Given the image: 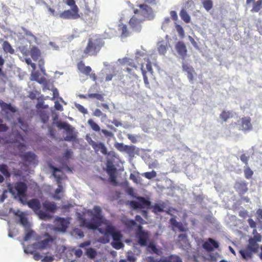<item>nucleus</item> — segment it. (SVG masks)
Listing matches in <instances>:
<instances>
[{
    "instance_id": "obj_56",
    "label": "nucleus",
    "mask_w": 262,
    "mask_h": 262,
    "mask_svg": "<svg viewBox=\"0 0 262 262\" xmlns=\"http://www.w3.org/2000/svg\"><path fill=\"white\" fill-rule=\"evenodd\" d=\"M127 137L133 143H136L138 141V137L137 135L128 134Z\"/></svg>"
},
{
    "instance_id": "obj_16",
    "label": "nucleus",
    "mask_w": 262,
    "mask_h": 262,
    "mask_svg": "<svg viewBox=\"0 0 262 262\" xmlns=\"http://www.w3.org/2000/svg\"><path fill=\"white\" fill-rule=\"evenodd\" d=\"M175 48L179 55L184 60L187 53V50L184 42L182 41L177 42L175 45Z\"/></svg>"
},
{
    "instance_id": "obj_60",
    "label": "nucleus",
    "mask_w": 262,
    "mask_h": 262,
    "mask_svg": "<svg viewBox=\"0 0 262 262\" xmlns=\"http://www.w3.org/2000/svg\"><path fill=\"white\" fill-rule=\"evenodd\" d=\"M146 260L147 262H161L162 257L159 259L155 258L153 256H147Z\"/></svg>"
},
{
    "instance_id": "obj_57",
    "label": "nucleus",
    "mask_w": 262,
    "mask_h": 262,
    "mask_svg": "<svg viewBox=\"0 0 262 262\" xmlns=\"http://www.w3.org/2000/svg\"><path fill=\"white\" fill-rule=\"evenodd\" d=\"M158 51L160 54L165 55L166 52V46L163 44L158 45Z\"/></svg>"
},
{
    "instance_id": "obj_2",
    "label": "nucleus",
    "mask_w": 262,
    "mask_h": 262,
    "mask_svg": "<svg viewBox=\"0 0 262 262\" xmlns=\"http://www.w3.org/2000/svg\"><path fill=\"white\" fill-rule=\"evenodd\" d=\"M7 190L3 191L2 196L0 197V202L3 203L7 198V193L9 191L14 198H18L19 201L23 202V199L26 197L27 190V185L23 182H17L14 185L10 183L7 184Z\"/></svg>"
},
{
    "instance_id": "obj_55",
    "label": "nucleus",
    "mask_w": 262,
    "mask_h": 262,
    "mask_svg": "<svg viewBox=\"0 0 262 262\" xmlns=\"http://www.w3.org/2000/svg\"><path fill=\"white\" fill-rule=\"evenodd\" d=\"M170 23V19L169 17H166L164 18V21L162 23L161 29L165 31L168 27V24Z\"/></svg>"
},
{
    "instance_id": "obj_21",
    "label": "nucleus",
    "mask_w": 262,
    "mask_h": 262,
    "mask_svg": "<svg viewBox=\"0 0 262 262\" xmlns=\"http://www.w3.org/2000/svg\"><path fill=\"white\" fill-rule=\"evenodd\" d=\"M73 151L71 149H67L63 155L62 158L60 160V162L62 165V166L66 167L68 170H70L71 169L67 164V161L72 156Z\"/></svg>"
},
{
    "instance_id": "obj_34",
    "label": "nucleus",
    "mask_w": 262,
    "mask_h": 262,
    "mask_svg": "<svg viewBox=\"0 0 262 262\" xmlns=\"http://www.w3.org/2000/svg\"><path fill=\"white\" fill-rule=\"evenodd\" d=\"M40 50L36 47H33L30 51V55L33 60H36L40 56Z\"/></svg>"
},
{
    "instance_id": "obj_49",
    "label": "nucleus",
    "mask_w": 262,
    "mask_h": 262,
    "mask_svg": "<svg viewBox=\"0 0 262 262\" xmlns=\"http://www.w3.org/2000/svg\"><path fill=\"white\" fill-rule=\"evenodd\" d=\"M244 174L247 179H250L253 174V171L247 166L244 169Z\"/></svg>"
},
{
    "instance_id": "obj_18",
    "label": "nucleus",
    "mask_w": 262,
    "mask_h": 262,
    "mask_svg": "<svg viewBox=\"0 0 262 262\" xmlns=\"http://www.w3.org/2000/svg\"><path fill=\"white\" fill-rule=\"evenodd\" d=\"M42 208L45 212H48L51 215V213L55 211L57 207L55 203L46 201L42 203Z\"/></svg>"
},
{
    "instance_id": "obj_37",
    "label": "nucleus",
    "mask_w": 262,
    "mask_h": 262,
    "mask_svg": "<svg viewBox=\"0 0 262 262\" xmlns=\"http://www.w3.org/2000/svg\"><path fill=\"white\" fill-rule=\"evenodd\" d=\"M180 15L182 19L186 23H189L190 21L191 17L186 10L182 9L180 13Z\"/></svg>"
},
{
    "instance_id": "obj_27",
    "label": "nucleus",
    "mask_w": 262,
    "mask_h": 262,
    "mask_svg": "<svg viewBox=\"0 0 262 262\" xmlns=\"http://www.w3.org/2000/svg\"><path fill=\"white\" fill-rule=\"evenodd\" d=\"M246 248L254 253L257 252L259 249V245L254 239L250 238L249 239V243L246 246Z\"/></svg>"
},
{
    "instance_id": "obj_40",
    "label": "nucleus",
    "mask_w": 262,
    "mask_h": 262,
    "mask_svg": "<svg viewBox=\"0 0 262 262\" xmlns=\"http://www.w3.org/2000/svg\"><path fill=\"white\" fill-rule=\"evenodd\" d=\"M3 48L5 52L13 54L14 50L12 48L11 45L7 41H5L3 43Z\"/></svg>"
},
{
    "instance_id": "obj_32",
    "label": "nucleus",
    "mask_w": 262,
    "mask_h": 262,
    "mask_svg": "<svg viewBox=\"0 0 262 262\" xmlns=\"http://www.w3.org/2000/svg\"><path fill=\"white\" fill-rule=\"evenodd\" d=\"M0 172H1L6 178H9L11 173L7 165L5 164H0Z\"/></svg>"
},
{
    "instance_id": "obj_7",
    "label": "nucleus",
    "mask_w": 262,
    "mask_h": 262,
    "mask_svg": "<svg viewBox=\"0 0 262 262\" xmlns=\"http://www.w3.org/2000/svg\"><path fill=\"white\" fill-rule=\"evenodd\" d=\"M140 9L138 10L139 12V15L141 18H143L144 20L145 19L148 20H152L155 17V15L152 9L146 4H141L139 5Z\"/></svg>"
},
{
    "instance_id": "obj_54",
    "label": "nucleus",
    "mask_w": 262,
    "mask_h": 262,
    "mask_svg": "<svg viewBox=\"0 0 262 262\" xmlns=\"http://www.w3.org/2000/svg\"><path fill=\"white\" fill-rule=\"evenodd\" d=\"M88 96L90 98H96L97 100H103V97L101 94H96V93H92L89 94L88 95Z\"/></svg>"
},
{
    "instance_id": "obj_1",
    "label": "nucleus",
    "mask_w": 262,
    "mask_h": 262,
    "mask_svg": "<svg viewBox=\"0 0 262 262\" xmlns=\"http://www.w3.org/2000/svg\"><path fill=\"white\" fill-rule=\"evenodd\" d=\"M94 211V214L91 221L81 219V225L90 229H97L100 233L103 234V236L99 238V242L102 244L108 243L111 237L113 239L111 245L114 248L119 250L123 248L124 245L120 231L102 215V210L99 206H95Z\"/></svg>"
},
{
    "instance_id": "obj_59",
    "label": "nucleus",
    "mask_w": 262,
    "mask_h": 262,
    "mask_svg": "<svg viewBox=\"0 0 262 262\" xmlns=\"http://www.w3.org/2000/svg\"><path fill=\"white\" fill-rule=\"evenodd\" d=\"M85 139L89 143V144L93 147V148H94V147L97 145L96 143L97 142H96L94 141H93L92 139L88 135L86 136Z\"/></svg>"
},
{
    "instance_id": "obj_62",
    "label": "nucleus",
    "mask_w": 262,
    "mask_h": 262,
    "mask_svg": "<svg viewBox=\"0 0 262 262\" xmlns=\"http://www.w3.org/2000/svg\"><path fill=\"white\" fill-rule=\"evenodd\" d=\"M100 132L107 137H113L114 136V134L107 130L106 129H101Z\"/></svg>"
},
{
    "instance_id": "obj_42",
    "label": "nucleus",
    "mask_w": 262,
    "mask_h": 262,
    "mask_svg": "<svg viewBox=\"0 0 262 262\" xmlns=\"http://www.w3.org/2000/svg\"><path fill=\"white\" fill-rule=\"evenodd\" d=\"M86 255L91 259H94L97 255V252L95 249L89 248L86 250Z\"/></svg>"
},
{
    "instance_id": "obj_43",
    "label": "nucleus",
    "mask_w": 262,
    "mask_h": 262,
    "mask_svg": "<svg viewBox=\"0 0 262 262\" xmlns=\"http://www.w3.org/2000/svg\"><path fill=\"white\" fill-rule=\"evenodd\" d=\"M143 67H144L143 63L142 62H141V70L142 73V75L143 76L144 83L145 85V86L146 88H149V83L148 80V78L146 76V72L145 71H144L143 70Z\"/></svg>"
},
{
    "instance_id": "obj_58",
    "label": "nucleus",
    "mask_w": 262,
    "mask_h": 262,
    "mask_svg": "<svg viewBox=\"0 0 262 262\" xmlns=\"http://www.w3.org/2000/svg\"><path fill=\"white\" fill-rule=\"evenodd\" d=\"M76 107L78 109V110L81 112L82 113L85 114L88 113V111L86 108H85L82 105L80 104L76 103L75 104Z\"/></svg>"
},
{
    "instance_id": "obj_33",
    "label": "nucleus",
    "mask_w": 262,
    "mask_h": 262,
    "mask_svg": "<svg viewBox=\"0 0 262 262\" xmlns=\"http://www.w3.org/2000/svg\"><path fill=\"white\" fill-rule=\"evenodd\" d=\"M2 110L6 112V113H8V112H11L12 113H14L16 112V110L15 107H14L11 103H7L5 102H3L2 104L0 106Z\"/></svg>"
},
{
    "instance_id": "obj_45",
    "label": "nucleus",
    "mask_w": 262,
    "mask_h": 262,
    "mask_svg": "<svg viewBox=\"0 0 262 262\" xmlns=\"http://www.w3.org/2000/svg\"><path fill=\"white\" fill-rule=\"evenodd\" d=\"M142 175L145 177L146 178L150 180L156 177L157 173L155 170H152L150 172H144L142 174Z\"/></svg>"
},
{
    "instance_id": "obj_3",
    "label": "nucleus",
    "mask_w": 262,
    "mask_h": 262,
    "mask_svg": "<svg viewBox=\"0 0 262 262\" xmlns=\"http://www.w3.org/2000/svg\"><path fill=\"white\" fill-rule=\"evenodd\" d=\"M102 46L103 43L100 38H90L84 50V53L89 55H94L99 51Z\"/></svg>"
},
{
    "instance_id": "obj_48",
    "label": "nucleus",
    "mask_w": 262,
    "mask_h": 262,
    "mask_svg": "<svg viewBox=\"0 0 262 262\" xmlns=\"http://www.w3.org/2000/svg\"><path fill=\"white\" fill-rule=\"evenodd\" d=\"M110 67L111 68V70L112 71V73L106 74V77L105 79L106 81H111L113 79V78L116 76L114 68L113 67H111L110 66Z\"/></svg>"
},
{
    "instance_id": "obj_39",
    "label": "nucleus",
    "mask_w": 262,
    "mask_h": 262,
    "mask_svg": "<svg viewBox=\"0 0 262 262\" xmlns=\"http://www.w3.org/2000/svg\"><path fill=\"white\" fill-rule=\"evenodd\" d=\"M88 124L91 127L92 129L96 132H100L101 128L100 126L92 119H89L88 121Z\"/></svg>"
},
{
    "instance_id": "obj_35",
    "label": "nucleus",
    "mask_w": 262,
    "mask_h": 262,
    "mask_svg": "<svg viewBox=\"0 0 262 262\" xmlns=\"http://www.w3.org/2000/svg\"><path fill=\"white\" fill-rule=\"evenodd\" d=\"M118 62L120 64L122 65H129L131 67H135L136 68V67L135 63L133 62V60L127 57H124L122 59H119Z\"/></svg>"
},
{
    "instance_id": "obj_4",
    "label": "nucleus",
    "mask_w": 262,
    "mask_h": 262,
    "mask_svg": "<svg viewBox=\"0 0 262 262\" xmlns=\"http://www.w3.org/2000/svg\"><path fill=\"white\" fill-rule=\"evenodd\" d=\"M28 205L34 211L40 219L49 220L51 219L52 215L48 212H45L44 211L40 210V203L38 200L36 199L32 200L28 202Z\"/></svg>"
},
{
    "instance_id": "obj_12",
    "label": "nucleus",
    "mask_w": 262,
    "mask_h": 262,
    "mask_svg": "<svg viewBox=\"0 0 262 262\" xmlns=\"http://www.w3.org/2000/svg\"><path fill=\"white\" fill-rule=\"evenodd\" d=\"M130 204L135 209L144 208L149 207L150 202L143 197H138L137 201H131Z\"/></svg>"
},
{
    "instance_id": "obj_20",
    "label": "nucleus",
    "mask_w": 262,
    "mask_h": 262,
    "mask_svg": "<svg viewBox=\"0 0 262 262\" xmlns=\"http://www.w3.org/2000/svg\"><path fill=\"white\" fill-rule=\"evenodd\" d=\"M15 214L18 217L19 220L18 222L19 224L22 225L25 229H28V228H30V223L28 222V219L25 216L24 213L18 212L15 213Z\"/></svg>"
},
{
    "instance_id": "obj_22",
    "label": "nucleus",
    "mask_w": 262,
    "mask_h": 262,
    "mask_svg": "<svg viewBox=\"0 0 262 262\" xmlns=\"http://www.w3.org/2000/svg\"><path fill=\"white\" fill-rule=\"evenodd\" d=\"M85 23L89 26H93L97 21V16L94 13H90L84 16Z\"/></svg>"
},
{
    "instance_id": "obj_14",
    "label": "nucleus",
    "mask_w": 262,
    "mask_h": 262,
    "mask_svg": "<svg viewBox=\"0 0 262 262\" xmlns=\"http://www.w3.org/2000/svg\"><path fill=\"white\" fill-rule=\"evenodd\" d=\"M69 222L64 218L59 217L57 220L55 231L64 233L68 227Z\"/></svg>"
},
{
    "instance_id": "obj_44",
    "label": "nucleus",
    "mask_w": 262,
    "mask_h": 262,
    "mask_svg": "<svg viewBox=\"0 0 262 262\" xmlns=\"http://www.w3.org/2000/svg\"><path fill=\"white\" fill-rule=\"evenodd\" d=\"M202 3L204 8L207 11H209L212 9L213 3L211 0H204Z\"/></svg>"
},
{
    "instance_id": "obj_52",
    "label": "nucleus",
    "mask_w": 262,
    "mask_h": 262,
    "mask_svg": "<svg viewBox=\"0 0 262 262\" xmlns=\"http://www.w3.org/2000/svg\"><path fill=\"white\" fill-rule=\"evenodd\" d=\"M154 210L155 212H161L164 211V206L160 204H155L153 206Z\"/></svg>"
},
{
    "instance_id": "obj_23",
    "label": "nucleus",
    "mask_w": 262,
    "mask_h": 262,
    "mask_svg": "<svg viewBox=\"0 0 262 262\" xmlns=\"http://www.w3.org/2000/svg\"><path fill=\"white\" fill-rule=\"evenodd\" d=\"M23 160L29 164H35L36 155L32 152L28 151L22 155Z\"/></svg>"
},
{
    "instance_id": "obj_64",
    "label": "nucleus",
    "mask_w": 262,
    "mask_h": 262,
    "mask_svg": "<svg viewBox=\"0 0 262 262\" xmlns=\"http://www.w3.org/2000/svg\"><path fill=\"white\" fill-rule=\"evenodd\" d=\"M54 259L53 256H46L41 259L42 262H52Z\"/></svg>"
},
{
    "instance_id": "obj_29",
    "label": "nucleus",
    "mask_w": 262,
    "mask_h": 262,
    "mask_svg": "<svg viewBox=\"0 0 262 262\" xmlns=\"http://www.w3.org/2000/svg\"><path fill=\"white\" fill-rule=\"evenodd\" d=\"M146 54L145 50L140 51V50H137L136 52V55H135V59L136 60V61L137 62V63L141 65V62H142L143 63L142 61L140 60L141 58H143L144 60H146Z\"/></svg>"
},
{
    "instance_id": "obj_46",
    "label": "nucleus",
    "mask_w": 262,
    "mask_h": 262,
    "mask_svg": "<svg viewBox=\"0 0 262 262\" xmlns=\"http://www.w3.org/2000/svg\"><path fill=\"white\" fill-rule=\"evenodd\" d=\"M116 168L114 165L111 163L110 162H108L106 164V172L108 174L115 173Z\"/></svg>"
},
{
    "instance_id": "obj_24",
    "label": "nucleus",
    "mask_w": 262,
    "mask_h": 262,
    "mask_svg": "<svg viewBox=\"0 0 262 262\" xmlns=\"http://www.w3.org/2000/svg\"><path fill=\"white\" fill-rule=\"evenodd\" d=\"M161 262H183V260L179 255L171 254L167 257H162Z\"/></svg>"
},
{
    "instance_id": "obj_17",
    "label": "nucleus",
    "mask_w": 262,
    "mask_h": 262,
    "mask_svg": "<svg viewBox=\"0 0 262 262\" xmlns=\"http://www.w3.org/2000/svg\"><path fill=\"white\" fill-rule=\"evenodd\" d=\"M46 238L45 239L40 242L34 244V247L39 249H46L48 246L49 243L52 242L54 240L53 238L48 234H46Z\"/></svg>"
},
{
    "instance_id": "obj_61",
    "label": "nucleus",
    "mask_w": 262,
    "mask_h": 262,
    "mask_svg": "<svg viewBox=\"0 0 262 262\" xmlns=\"http://www.w3.org/2000/svg\"><path fill=\"white\" fill-rule=\"evenodd\" d=\"M127 259L130 262H135L137 258L133 253H128L127 255Z\"/></svg>"
},
{
    "instance_id": "obj_63",
    "label": "nucleus",
    "mask_w": 262,
    "mask_h": 262,
    "mask_svg": "<svg viewBox=\"0 0 262 262\" xmlns=\"http://www.w3.org/2000/svg\"><path fill=\"white\" fill-rule=\"evenodd\" d=\"M40 119L43 123H46L49 120V116L46 113H42L40 114Z\"/></svg>"
},
{
    "instance_id": "obj_15",
    "label": "nucleus",
    "mask_w": 262,
    "mask_h": 262,
    "mask_svg": "<svg viewBox=\"0 0 262 262\" xmlns=\"http://www.w3.org/2000/svg\"><path fill=\"white\" fill-rule=\"evenodd\" d=\"M238 127L240 129L244 131H249L252 129V125L249 118H243L238 121Z\"/></svg>"
},
{
    "instance_id": "obj_47",
    "label": "nucleus",
    "mask_w": 262,
    "mask_h": 262,
    "mask_svg": "<svg viewBox=\"0 0 262 262\" xmlns=\"http://www.w3.org/2000/svg\"><path fill=\"white\" fill-rule=\"evenodd\" d=\"M232 116V113L230 112L224 111L220 115V118L226 121L228 118Z\"/></svg>"
},
{
    "instance_id": "obj_11",
    "label": "nucleus",
    "mask_w": 262,
    "mask_h": 262,
    "mask_svg": "<svg viewBox=\"0 0 262 262\" xmlns=\"http://www.w3.org/2000/svg\"><path fill=\"white\" fill-rule=\"evenodd\" d=\"M78 8L75 6L71 9L64 11L59 15L60 17L64 19H76L79 17L78 14Z\"/></svg>"
},
{
    "instance_id": "obj_8",
    "label": "nucleus",
    "mask_w": 262,
    "mask_h": 262,
    "mask_svg": "<svg viewBox=\"0 0 262 262\" xmlns=\"http://www.w3.org/2000/svg\"><path fill=\"white\" fill-rule=\"evenodd\" d=\"M134 12L135 15L130 18L129 24L134 31L139 32L142 29L141 23L144 20L143 18H141L139 15V11L138 9H135Z\"/></svg>"
},
{
    "instance_id": "obj_53",
    "label": "nucleus",
    "mask_w": 262,
    "mask_h": 262,
    "mask_svg": "<svg viewBox=\"0 0 262 262\" xmlns=\"http://www.w3.org/2000/svg\"><path fill=\"white\" fill-rule=\"evenodd\" d=\"M182 68L183 70L187 73L190 72H194L193 68L191 66L188 64H185L184 62H183L182 64Z\"/></svg>"
},
{
    "instance_id": "obj_38",
    "label": "nucleus",
    "mask_w": 262,
    "mask_h": 262,
    "mask_svg": "<svg viewBox=\"0 0 262 262\" xmlns=\"http://www.w3.org/2000/svg\"><path fill=\"white\" fill-rule=\"evenodd\" d=\"M25 229V236L24 237V241H28L32 237H34L35 234V232L30 228Z\"/></svg>"
},
{
    "instance_id": "obj_10",
    "label": "nucleus",
    "mask_w": 262,
    "mask_h": 262,
    "mask_svg": "<svg viewBox=\"0 0 262 262\" xmlns=\"http://www.w3.org/2000/svg\"><path fill=\"white\" fill-rule=\"evenodd\" d=\"M23 141L24 138L20 133L17 130H13L10 136L9 142L15 144L18 149L21 150L25 147Z\"/></svg>"
},
{
    "instance_id": "obj_6",
    "label": "nucleus",
    "mask_w": 262,
    "mask_h": 262,
    "mask_svg": "<svg viewBox=\"0 0 262 262\" xmlns=\"http://www.w3.org/2000/svg\"><path fill=\"white\" fill-rule=\"evenodd\" d=\"M49 167L52 171V176L54 177L58 184V188L55 190V194L54 195L53 198L57 200H59L61 197L59 196V193L62 192L63 187L61 182V176L59 174H57V172H61V170L55 167V166L50 165Z\"/></svg>"
},
{
    "instance_id": "obj_51",
    "label": "nucleus",
    "mask_w": 262,
    "mask_h": 262,
    "mask_svg": "<svg viewBox=\"0 0 262 262\" xmlns=\"http://www.w3.org/2000/svg\"><path fill=\"white\" fill-rule=\"evenodd\" d=\"M129 178L136 184H139L141 183V178L138 175L137 176L134 173H131L130 174Z\"/></svg>"
},
{
    "instance_id": "obj_9",
    "label": "nucleus",
    "mask_w": 262,
    "mask_h": 262,
    "mask_svg": "<svg viewBox=\"0 0 262 262\" xmlns=\"http://www.w3.org/2000/svg\"><path fill=\"white\" fill-rule=\"evenodd\" d=\"M136 237L138 244L142 247L146 246L148 244L149 236L147 232L143 230L141 225H138L136 231Z\"/></svg>"
},
{
    "instance_id": "obj_50",
    "label": "nucleus",
    "mask_w": 262,
    "mask_h": 262,
    "mask_svg": "<svg viewBox=\"0 0 262 262\" xmlns=\"http://www.w3.org/2000/svg\"><path fill=\"white\" fill-rule=\"evenodd\" d=\"M18 123L20 126V128L24 130V132H26L28 129V126L27 124L21 118L18 119Z\"/></svg>"
},
{
    "instance_id": "obj_30",
    "label": "nucleus",
    "mask_w": 262,
    "mask_h": 262,
    "mask_svg": "<svg viewBox=\"0 0 262 262\" xmlns=\"http://www.w3.org/2000/svg\"><path fill=\"white\" fill-rule=\"evenodd\" d=\"M78 70L83 74L88 75L92 69L89 66H85L82 62H80L77 64Z\"/></svg>"
},
{
    "instance_id": "obj_5",
    "label": "nucleus",
    "mask_w": 262,
    "mask_h": 262,
    "mask_svg": "<svg viewBox=\"0 0 262 262\" xmlns=\"http://www.w3.org/2000/svg\"><path fill=\"white\" fill-rule=\"evenodd\" d=\"M57 127L60 129H64L67 132V136L64 140L72 141L75 140L77 137V133L75 132V128L67 122H58L56 123Z\"/></svg>"
},
{
    "instance_id": "obj_41",
    "label": "nucleus",
    "mask_w": 262,
    "mask_h": 262,
    "mask_svg": "<svg viewBox=\"0 0 262 262\" xmlns=\"http://www.w3.org/2000/svg\"><path fill=\"white\" fill-rule=\"evenodd\" d=\"M147 250L150 253H155L157 255H159L160 251L157 248L155 245H154L153 243H149L148 245H147Z\"/></svg>"
},
{
    "instance_id": "obj_25",
    "label": "nucleus",
    "mask_w": 262,
    "mask_h": 262,
    "mask_svg": "<svg viewBox=\"0 0 262 262\" xmlns=\"http://www.w3.org/2000/svg\"><path fill=\"white\" fill-rule=\"evenodd\" d=\"M170 223L172 225L173 228L177 229L180 232H184L186 230V228L181 222H178L174 218L172 217L170 219Z\"/></svg>"
},
{
    "instance_id": "obj_13",
    "label": "nucleus",
    "mask_w": 262,
    "mask_h": 262,
    "mask_svg": "<svg viewBox=\"0 0 262 262\" xmlns=\"http://www.w3.org/2000/svg\"><path fill=\"white\" fill-rule=\"evenodd\" d=\"M115 147L119 151L126 152L129 155H131L134 154L135 148V146L134 145H127L124 144L123 143L118 142L115 144Z\"/></svg>"
},
{
    "instance_id": "obj_26",
    "label": "nucleus",
    "mask_w": 262,
    "mask_h": 262,
    "mask_svg": "<svg viewBox=\"0 0 262 262\" xmlns=\"http://www.w3.org/2000/svg\"><path fill=\"white\" fill-rule=\"evenodd\" d=\"M239 253L242 258L246 260L251 259L252 257L253 253L246 247L245 249H241Z\"/></svg>"
},
{
    "instance_id": "obj_28",
    "label": "nucleus",
    "mask_w": 262,
    "mask_h": 262,
    "mask_svg": "<svg viewBox=\"0 0 262 262\" xmlns=\"http://www.w3.org/2000/svg\"><path fill=\"white\" fill-rule=\"evenodd\" d=\"M119 30L121 32V39H124L130 35L131 33L128 30L126 25L122 24L119 26Z\"/></svg>"
},
{
    "instance_id": "obj_19",
    "label": "nucleus",
    "mask_w": 262,
    "mask_h": 262,
    "mask_svg": "<svg viewBox=\"0 0 262 262\" xmlns=\"http://www.w3.org/2000/svg\"><path fill=\"white\" fill-rule=\"evenodd\" d=\"M219 246L218 242L211 238H209L203 245V248L207 251H212L218 248Z\"/></svg>"
},
{
    "instance_id": "obj_36",
    "label": "nucleus",
    "mask_w": 262,
    "mask_h": 262,
    "mask_svg": "<svg viewBox=\"0 0 262 262\" xmlns=\"http://www.w3.org/2000/svg\"><path fill=\"white\" fill-rule=\"evenodd\" d=\"M262 8V0H258L253 2L251 12H258Z\"/></svg>"
},
{
    "instance_id": "obj_31",
    "label": "nucleus",
    "mask_w": 262,
    "mask_h": 262,
    "mask_svg": "<svg viewBox=\"0 0 262 262\" xmlns=\"http://www.w3.org/2000/svg\"><path fill=\"white\" fill-rule=\"evenodd\" d=\"M96 144L97 145L93 148L96 152L100 150L101 152L103 155H108L107 151V148L103 143L97 142Z\"/></svg>"
}]
</instances>
